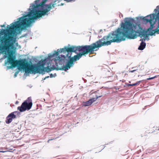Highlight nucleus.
<instances>
[{
  "mask_svg": "<svg viewBox=\"0 0 159 159\" xmlns=\"http://www.w3.org/2000/svg\"><path fill=\"white\" fill-rule=\"evenodd\" d=\"M36 8H33L27 15L18 18L19 20L11 24V26L8 25L7 29H1L0 36L3 35L4 36L0 37V53L7 52L8 53L7 60L11 65L9 68H11V67H15L18 66L25 70L26 73L32 72V73L39 74L45 71L49 72L55 69L48 66L44 68L45 63L44 62V61H39L36 65H32L29 64L25 59L15 60V57L13 56L12 50L15 49L14 44L16 42V39L13 36L16 30H23L24 27H27L34 20L47 14V13L52 8H45L42 10H36Z\"/></svg>",
  "mask_w": 159,
  "mask_h": 159,
  "instance_id": "1",
  "label": "nucleus"
},
{
  "mask_svg": "<svg viewBox=\"0 0 159 159\" xmlns=\"http://www.w3.org/2000/svg\"><path fill=\"white\" fill-rule=\"evenodd\" d=\"M133 19L125 21L122 23L121 27L123 29V32L120 28H118L114 32L109 34L108 35L104 36L102 38L93 43L90 45L72 46L69 48H66V51L67 52H75L79 51V53L70 58L65 66H63L60 70L66 71L74 65V62L79 60L82 56L88 54L94 53V49L102 46L110 45L112 43H120L125 40L126 38L130 39L137 38L136 33L139 34V25H134L132 23Z\"/></svg>",
  "mask_w": 159,
  "mask_h": 159,
  "instance_id": "2",
  "label": "nucleus"
},
{
  "mask_svg": "<svg viewBox=\"0 0 159 159\" xmlns=\"http://www.w3.org/2000/svg\"><path fill=\"white\" fill-rule=\"evenodd\" d=\"M32 104L31 97H30L22 103L20 107H18L17 109L21 112L24 111L26 110H29L31 108Z\"/></svg>",
  "mask_w": 159,
  "mask_h": 159,
  "instance_id": "3",
  "label": "nucleus"
},
{
  "mask_svg": "<svg viewBox=\"0 0 159 159\" xmlns=\"http://www.w3.org/2000/svg\"><path fill=\"white\" fill-rule=\"evenodd\" d=\"M143 20L144 21H146L147 23L149 22L151 23L153 21L155 22L157 20H158V27L159 28V11L158 12L156 15L154 13L150 14L147 16L146 17H143Z\"/></svg>",
  "mask_w": 159,
  "mask_h": 159,
  "instance_id": "4",
  "label": "nucleus"
},
{
  "mask_svg": "<svg viewBox=\"0 0 159 159\" xmlns=\"http://www.w3.org/2000/svg\"><path fill=\"white\" fill-rule=\"evenodd\" d=\"M156 22V21L155 22L154 21H153L152 22H151V23H150L151 25L150 27L148 30V31L149 32V35H153L156 33L159 34V29H158V28H159L158 27L154 30H152V29L154 27V25L155 24Z\"/></svg>",
  "mask_w": 159,
  "mask_h": 159,
  "instance_id": "5",
  "label": "nucleus"
},
{
  "mask_svg": "<svg viewBox=\"0 0 159 159\" xmlns=\"http://www.w3.org/2000/svg\"><path fill=\"white\" fill-rule=\"evenodd\" d=\"M14 112H12L7 117L5 120L6 123L9 124L12 121V119L16 118V116L14 114Z\"/></svg>",
  "mask_w": 159,
  "mask_h": 159,
  "instance_id": "6",
  "label": "nucleus"
},
{
  "mask_svg": "<svg viewBox=\"0 0 159 159\" xmlns=\"http://www.w3.org/2000/svg\"><path fill=\"white\" fill-rule=\"evenodd\" d=\"M101 95H97V98H92L89 101L84 102V106H87L90 105L93 102L97 100L98 98L101 97Z\"/></svg>",
  "mask_w": 159,
  "mask_h": 159,
  "instance_id": "7",
  "label": "nucleus"
},
{
  "mask_svg": "<svg viewBox=\"0 0 159 159\" xmlns=\"http://www.w3.org/2000/svg\"><path fill=\"white\" fill-rule=\"evenodd\" d=\"M146 44L145 43L142 41L140 43L138 49L140 50H143L145 47Z\"/></svg>",
  "mask_w": 159,
  "mask_h": 159,
  "instance_id": "8",
  "label": "nucleus"
},
{
  "mask_svg": "<svg viewBox=\"0 0 159 159\" xmlns=\"http://www.w3.org/2000/svg\"><path fill=\"white\" fill-rule=\"evenodd\" d=\"M65 51V49L64 48H62L60 50H59V49L57 50V51H56L55 52L53 53L54 56L56 55L57 56H58L59 53H61L62 52H63Z\"/></svg>",
  "mask_w": 159,
  "mask_h": 159,
  "instance_id": "9",
  "label": "nucleus"
},
{
  "mask_svg": "<svg viewBox=\"0 0 159 159\" xmlns=\"http://www.w3.org/2000/svg\"><path fill=\"white\" fill-rule=\"evenodd\" d=\"M135 68H136V67H132V69H134L133 70H129V72L133 73L135 71H138L139 73V71H140L142 70V69L140 70V69L137 68V69H135Z\"/></svg>",
  "mask_w": 159,
  "mask_h": 159,
  "instance_id": "10",
  "label": "nucleus"
},
{
  "mask_svg": "<svg viewBox=\"0 0 159 159\" xmlns=\"http://www.w3.org/2000/svg\"><path fill=\"white\" fill-rule=\"evenodd\" d=\"M153 128H154V129H153L154 130V131H155V130H159V126H154Z\"/></svg>",
  "mask_w": 159,
  "mask_h": 159,
  "instance_id": "11",
  "label": "nucleus"
},
{
  "mask_svg": "<svg viewBox=\"0 0 159 159\" xmlns=\"http://www.w3.org/2000/svg\"><path fill=\"white\" fill-rule=\"evenodd\" d=\"M157 76H158V75H156V76H154L153 77L150 78H148L147 79V80H150L153 79L154 78H157Z\"/></svg>",
  "mask_w": 159,
  "mask_h": 159,
  "instance_id": "12",
  "label": "nucleus"
},
{
  "mask_svg": "<svg viewBox=\"0 0 159 159\" xmlns=\"http://www.w3.org/2000/svg\"><path fill=\"white\" fill-rule=\"evenodd\" d=\"M141 81H139L136 83H134V86L137 85H139L140 83L141 82Z\"/></svg>",
  "mask_w": 159,
  "mask_h": 159,
  "instance_id": "13",
  "label": "nucleus"
},
{
  "mask_svg": "<svg viewBox=\"0 0 159 159\" xmlns=\"http://www.w3.org/2000/svg\"><path fill=\"white\" fill-rule=\"evenodd\" d=\"M54 55L53 54L52 55H49L48 56L50 58H52L54 57Z\"/></svg>",
  "mask_w": 159,
  "mask_h": 159,
  "instance_id": "14",
  "label": "nucleus"
},
{
  "mask_svg": "<svg viewBox=\"0 0 159 159\" xmlns=\"http://www.w3.org/2000/svg\"><path fill=\"white\" fill-rule=\"evenodd\" d=\"M54 139V138H52V139H49L48 141V143H49V141H50V140H53Z\"/></svg>",
  "mask_w": 159,
  "mask_h": 159,
  "instance_id": "15",
  "label": "nucleus"
},
{
  "mask_svg": "<svg viewBox=\"0 0 159 159\" xmlns=\"http://www.w3.org/2000/svg\"><path fill=\"white\" fill-rule=\"evenodd\" d=\"M5 25H0V26L2 27H5Z\"/></svg>",
  "mask_w": 159,
  "mask_h": 159,
  "instance_id": "16",
  "label": "nucleus"
},
{
  "mask_svg": "<svg viewBox=\"0 0 159 159\" xmlns=\"http://www.w3.org/2000/svg\"><path fill=\"white\" fill-rule=\"evenodd\" d=\"M50 76L51 77H53V75H52V74H51L50 75Z\"/></svg>",
  "mask_w": 159,
  "mask_h": 159,
  "instance_id": "17",
  "label": "nucleus"
},
{
  "mask_svg": "<svg viewBox=\"0 0 159 159\" xmlns=\"http://www.w3.org/2000/svg\"><path fill=\"white\" fill-rule=\"evenodd\" d=\"M49 77V76H46V77L44 79V80L46 78H48Z\"/></svg>",
  "mask_w": 159,
  "mask_h": 159,
  "instance_id": "18",
  "label": "nucleus"
},
{
  "mask_svg": "<svg viewBox=\"0 0 159 159\" xmlns=\"http://www.w3.org/2000/svg\"><path fill=\"white\" fill-rule=\"evenodd\" d=\"M102 95V96L101 97H102V93L100 95V94H99V95H96V98H97V95Z\"/></svg>",
  "mask_w": 159,
  "mask_h": 159,
  "instance_id": "19",
  "label": "nucleus"
},
{
  "mask_svg": "<svg viewBox=\"0 0 159 159\" xmlns=\"http://www.w3.org/2000/svg\"><path fill=\"white\" fill-rule=\"evenodd\" d=\"M96 49V48L94 49V51H97V50H98V49Z\"/></svg>",
  "mask_w": 159,
  "mask_h": 159,
  "instance_id": "20",
  "label": "nucleus"
},
{
  "mask_svg": "<svg viewBox=\"0 0 159 159\" xmlns=\"http://www.w3.org/2000/svg\"><path fill=\"white\" fill-rule=\"evenodd\" d=\"M131 86H134V84H131Z\"/></svg>",
  "mask_w": 159,
  "mask_h": 159,
  "instance_id": "21",
  "label": "nucleus"
},
{
  "mask_svg": "<svg viewBox=\"0 0 159 159\" xmlns=\"http://www.w3.org/2000/svg\"><path fill=\"white\" fill-rule=\"evenodd\" d=\"M5 152V151H0V152Z\"/></svg>",
  "mask_w": 159,
  "mask_h": 159,
  "instance_id": "22",
  "label": "nucleus"
},
{
  "mask_svg": "<svg viewBox=\"0 0 159 159\" xmlns=\"http://www.w3.org/2000/svg\"><path fill=\"white\" fill-rule=\"evenodd\" d=\"M154 11H157V10L156 9H155V10H154Z\"/></svg>",
  "mask_w": 159,
  "mask_h": 159,
  "instance_id": "23",
  "label": "nucleus"
},
{
  "mask_svg": "<svg viewBox=\"0 0 159 159\" xmlns=\"http://www.w3.org/2000/svg\"><path fill=\"white\" fill-rule=\"evenodd\" d=\"M129 85H130V86H131V84H129Z\"/></svg>",
  "mask_w": 159,
  "mask_h": 159,
  "instance_id": "24",
  "label": "nucleus"
},
{
  "mask_svg": "<svg viewBox=\"0 0 159 159\" xmlns=\"http://www.w3.org/2000/svg\"><path fill=\"white\" fill-rule=\"evenodd\" d=\"M142 40H143L142 39H140V41H142Z\"/></svg>",
  "mask_w": 159,
  "mask_h": 159,
  "instance_id": "25",
  "label": "nucleus"
}]
</instances>
